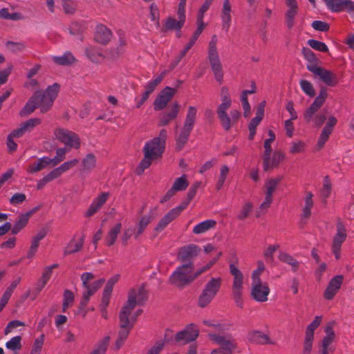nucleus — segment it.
<instances>
[{"mask_svg":"<svg viewBox=\"0 0 354 354\" xmlns=\"http://www.w3.org/2000/svg\"><path fill=\"white\" fill-rule=\"evenodd\" d=\"M147 299V292L143 286L138 289H131L129 292L127 301L122 306L119 315L120 330L118 338L125 342L130 330L133 328L129 324V316L136 305H142Z\"/></svg>","mask_w":354,"mask_h":354,"instance_id":"1","label":"nucleus"},{"mask_svg":"<svg viewBox=\"0 0 354 354\" xmlns=\"http://www.w3.org/2000/svg\"><path fill=\"white\" fill-rule=\"evenodd\" d=\"M147 299V292L143 286L138 289H131L129 292L127 301L122 306L119 315L120 330L118 338L125 342L130 330L133 328L129 324V316L136 305H142Z\"/></svg>","mask_w":354,"mask_h":354,"instance_id":"2","label":"nucleus"},{"mask_svg":"<svg viewBox=\"0 0 354 354\" xmlns=\"http://www.w3.org/2000/svg\"><path fill=\"white\" fill-rule=\"evenodd\" d=\"M59 86L54 84L49 86L45 91H35L26 102L24 107L20 111L19 115L25 117L32 113L37 108H39L41 113L48 111L57 96Z\"/></svg>","mask_w":354,"mask_h":354,"instance_id":"3","label":"nucleus"},{"mask_svg":"<svg viewBox=\"0 0 354 354\" xmlns=\"http://www.w3.org/2000/svg\"><path fill=\"white\" fill-rule=\"evenodd\" d=\"M167 137V131L162 129L158 137L150 140L145 144L143 147L144 158L136 169L137 175H141L146 169L150 167L153 161L162 157L165 148Z\"/></svg>","mask_w":354,"mask_h":354,"instance_id":"4","label":"nucleus"},{"mask_svg":"<svg viewBox=\"0 0 354 354\" xmlns=\"http://www.w3.org/2000/svg\"><path fill=\"white\" fill-rule=\"evenodd\" d=\"M197 277L196 270L194 271V264L182 263L176 268L169 277L171 284L178 288H183L192 283Z\"/></svg>","mask_w":354,"mask_h":354,"instance_id":"5","label":"nucleus"},{"mask_svg":"<svg viewBox=\"0 0 354 354\" xmlns=\"http://www.w3.org/2000/svg\"><path fill=\"white\" fill-rule=\"evenodd\" d=\"M196 108L189 106L183 126L176 136V148L178 151H180L187 142L196 121Z\"/></svg>","mask_w":354,"mask_h":354,"instance_id":"6","label":"nucleus"},{"mask_svg":"<svg viewBox=\"0 0 354 354\" xmlns=\"http://www.w3.org/2000/svg\"><path fill=\"white\" fill-rule=\"evenodd\" d=\"M217 36L216 35H212L208 44L207 58L216 80L221 83L223 79V72L217 49Z\"/></svg>","mask_w":354,"mask_h":354,"instance_id":"7","label":"nucleus"},{"mask_svg":"<svg viewBox=\"0 0 354 354\" xmlns=\"http://www.w3.org/2000/svg\"><path fill=\"white\" fill-rule=\"evenodd\" d=\"M222 286L221 277H212L205 285L199 297L198 305L201 308H205L209 305L216 297Z\"/></svg>","mask_w":354,"mask_h":354,"instance_id":"8","label":"nucleus"},{"mask_svg":"<svg viewBox=\"0 0 354 354\" xmlns=\"http://www.w3.org/2000/svg\"><path fill=\"white\" fill-rule=\"evenodd\" d=\"M209 339L219 345V348L214 349L211 354H232L236 348L235 339L230 335L209 333Z\"/></svg>","mask_w":354,"mask_h":354,"instance_id":"9","label":"nucleus"},{"mask_svg":"<svg viewBox=\"0 0 354 354\" xmlns=\"http://www.w3.org/2000/svg\"><path fill=\"white\" fill-rule=\"evenodd\" d=\"M230 272L233 277L232 287L233 298L239 307H243V274L233 263L230 264Z\"/></svg>","mask_w":354,"mask_h":354,"instance_id":"10","label":"nucleus"},{"mask_svg":"<svg viewBox=\"0 0 354 354\" xmlns=\"http://www.w3.org/2000/svg\"><path fill=\"white\" fill-rule=\"evenodd\" d=\"M54 135L59 141L70 148L78 149L80 147V140L78 136L65 129H57Z\"/></svg>","mask_w":354,"mask_h":354,"instance_id":"11","label":"nucleus"},{"mask_svg":"<svg viewBox=\"0 0 354 354\" xmlns=\"http://www.w3.org/2000/svg\"><path fill=\"white\" fill-rule=\"evenodd\" d=\"M308 71L311 72L315 78H319L323 83L328 86H335L337 84V75L321 66H308Z\"/></svg>","mask_w":354,"mask_h":354,"instance_id":"12","label":"nucleus"},{"mask_svg":"<svg viewBox=\"0 0 354 354\" xmlns=\"http://www.w3.org/2000/svg\"><path fill=\"white\" fill-rule=\"evenodd\" d=\"M327 96V88L324 86L321 87L318 95L304 113V118L306 122H310L313 120L315 114L324 104Z\"/></svg>","mask_w":354,"mask_h":354,"instance_id":"13","label":"nucleus"},{"mask_svg":"<svg viewBox=\"0 0 354 354\" xmlns=\"http://www.w3.org/2000/svg\"><path fill=\"white\" fill-rule=\"evenodd\" d=\"M269 294L270 288L266 282H262L261 280H252L251 295L257 301H267Z\"/></svg>","mask_w":354,"mask_h":354,"instance_id":"14","label":"nucleus"},{"mask_svg":"<svg viewBox=\"0 0 354 354\" xmlns=\"http://www.w3.org/2000/svg\"><path fill=\"white\" fill-rule=\"evenodd\" d=\"M201 248L195 244H189L182 247L178 254V259L182 263H190L194 264V259L199 254Z\"/></svg>","mask_w":354,"mask_h":354,"instance_id":"15","label":"nucleus"},{"mask_svg":"<svg viewBox=\"0 0 354 354\" xmlns=\"http://www.w3.org/2000/svg\"><path fill=\"white\" fill-rule=\"evenodd\" d=\"M328 10L332 12L354 11V1L351 0H324Z\"/></svg>","mask_w":354,"mask_h":354,"instance_id":"16","label":"nucleus"},{"mask_svg":"<svg viewBox=\"0 0 354 354\" xmlns=\"http://www.w3.org/2000/svg\"><path fill=\"white\" fill-rule=\"evenodd\" d=\"M198 336V329L196 325L190 324L184 330L176 335V340L180 344H185L194 341Z\"/></svg>","mask_w":354,"mask_h":354,"instance_id":"17","label":"nucleus"},{"mask_svg":"<svg viewBox=\"0 0 354 354\" xmlns=\"http://www.w3.org/2000/svg\"><path fill=\"white\" fill-rule=\"evenodd\" d=\"M347 236L346 230L342 223L337 226V233L333 239L332 251L336 259L340 257L341 247Z\"/></svg>","mask_w":354,"mask_h":354,"instance_id":"18","label":"nucleus"},{"mask_svg":"<svg viewBox=\"0 0 354 354\" xmlns=\"http://www.w3.org/2000/svg\"><path fill=\"white\" fill-rule=\"evenodd\" d=\"M287 10L285 12V23L288 29L292 28L298 15L299 6L296 0H286Z\"/></svg>","mask_w":354,"mask_h":354,"instance_id":"19","label":"nucleus"},{"mask_svg":"<svg viewBox=\"0 0 354 354\" xmlns=\"http://www.w3.org/2000/svg\"><path fill=\"white\" fill-rule=\"evenodd\" d=\"M176 92L175 88L169 86L164 88L154 101V109H163L174 97Z\"/></svg>","mask_w":354,"mask_h":354,"instance_id":"20","label":"nucleus"},{"mask_svg":"<svg viewBox=\"0 0 354 354\" xmlns=\"http://www.w3.org/2000/svg\"><path fill=\"white\" fill-rule=\"evenodd\" d=\"M344 277L342 275H337L330 279L324 294L326 299L330 300L334 297L340 289Z\"/></svg>","mask_w":354,"mask_h":354,"instance_id":"21","label":"nucleus"},{"mask_svg":"<svg viewBox=\"0 0 354 354\" xmlns=\"http://www.w3.org/2000/svg\"><path fill=\"white\" fill-rule=\"evenodd\" d=\"M232 6L229 0H224L221 12V18L222 21V29L226 32L229 29L232 23Z\"/></svg>","mask_w":354,"mask_h":354,"instance_id":"22","label":"nucleus"},{"mask_svg":"<svg viewBox=\"0 0 354 354\" xmlns=\"http://www.w3.org/2000/svg\"><path fill=\"white\" fill-rule=\"evenodd\" d=\"M231 104L221 102L216 110L218 118L221 121V125L225 131L230 129V120L227 111L230 107Z\"/></svg>","mask_w":354,"mask_h":354,"instance_id":"23","label":"nucleus"},{"mask_svg":"<svg viewBox=\"0 0 354 354\" xmlns=\"http://www.w3.org/2000/svg\"><path fill=\"white\" fill-rule=\"evenodd\" d=\"M325 333L326 335L322 340L319 351L320 354H329V353L332 351V348L330 347V345L331 344L335 337V333L333 331L332 325L329 324L326 326L325 328Z\"/></svg>","mask_w":354,"mask_h":354,"instance_id":"24","label":"nucleus"},{"mask_svg":"<svg viewBox=\"0 0 354 354\" xmlns=\"http://www.w3.org/2000/svg\"><path fill=\"white\" fill-rule=\"evenodd\" d=\"M109 196V194L108 192H102L96 198H95L85 213V216L86 217H90L96 213L106 203Z\"/></svg>","mask_w":354,"mask_h":354,"instance_id":"25","label":"nucleus"},{"mask_svg":"<svg viewBox=\"0 0 354 354\" xmlns=\"http://www.w3.org/2000/svg\"><path fill=\"white\" fill-rule=\"evenodd\" d=\"M247 339L252 343L258 344H274L269 337L259 330H253L247 335Z\"/></svg>","mask_w":354,"mask_h":354,"instance_id":"26","label":"nucleus"},{"mask_svg":"<svg viewBox=\"0 0 354 354\" xmlns=\"http://www.w3.org/2000/svg\"><path fill=\"white\" fill-rule=\"evenodd\" d=\"M111 32L104 25H98L96 27L95 39L97 42L106 44L111 38Z\"/></svg>","mask_w":354,"mask_h":354,"instance_id":"27","label":"nucleus"},{"mask_svg":"<svg viewBox=\"0 0 354 354\" xmlns=\"http://www.w3.org/2000/svg\"><path fill=\"white\" fill-rule=\"evenodd\" d=\"M156 218V209L151 210L148 214L143 216L138 223L136 233L135 234V238L137 239L140 234H142L147 226Z\"/></svg>","mask_w":354,"mask_h":354,"instance_id":"28","label":"nucleus"},{"mask_svg":"<svg viewBox=\"0 0 354 354\" xmlns=\"http://www.w3.org/2000/svg\"><path fill=\"white\" fill-rule=\"evenodd\" d=\"M284 159V155L279 151H275L273 155H268V165L265 163V159H263V167L265 171H269L277 167L281 161Z\"/></svg>","mask_w":354,"mask_h":354,"instance_id":"29","label":"nucleus"},{"mask_svg":"<svg viewBox=\"0 0 354 354\" xmlns=\"http://www.w3.org/2000/svg\"><path fill=\"white\" fill-rule=\"evenodd\" d=\"M97 159L95 155L92 153H88L82 160V167L80 172L82 174H88L93 171L96 166Z\"/></svg>","mask_w":354,"mask_h":354,"instance_id":"30","label":"nucleus"},{"mask_svg":"<svg viewBox=\"0 0 354 354\" xmlns=\"http://www.w3.org/2000/svg\"><path fill=\"white\" fill-rule=\"evenodd\" d=\"M179 110H180L179 104L177 102H175L173 104L171 110L168 113H167L161 116V118H160L158 125L159 126H165L167 124H169V122L170 121H171L172 120L175 119L177 117V115L179 113Z\"/></svg>","mask_w":354,"mask_h":354,"instance_id":"31","label":"nucleus"},{"mask_svg":"<svg viewBox=\"0 0 354 354\" xmlns=\"http://www.w3.org/2000/svg\"><path fill=\"white\" fill-rule=\"evenodd\" d=\"M216 222L212 219L205 220L196 225L193 228V233L201 234L215 227Z\"/></svg>","mask_w":354,"mask_h":354,"instance_id":"32","label":"nucleus"},{"mask_svg":"<svg viewBox=\"0 0 354 354\" xmlns=\"http://www.w3.org/2000/svg\"><path fill=\"white\" fill-rule=\"evenodd\" d=\"M176 218H177L176 212L171 209L160 220L155 228V231L159 232L163 230Z\"/></svg>","mask_w":354,"mask_h":354,"instance_id":"33","label":"nucleus"},{"mask_svg":"<svg viewBox=\"0 0 354 354\" xmlns=\"http://www.w3.org/2000/svg\"><path fill=\"white\" fill-rule=\"evenodd\" d=\"M52 59L55 64L60 66H68L75 61L74 56L69 52H66L60 56H53Z\"/></svg>","mask_w":354,"mask_h":354,"instance_id":"34","label":"nucleus"},{"mask_svg":"<svg viewBox=\"0 0 354 354\" xmlns=\"http://www.w3.org/2000/svg\"><path fill=\"white\" fill-rule=\"evenodd\" d=\"M279 259L281 261L290 265L293 272H297L298 271L300 263L288 253L280 252Z\"/></svg>","mask_w":354,"mask_h":354,"instance_id":"35","label":"nucleus"},{"mask_svg":"<svg viewBox=\"0 0 354 354\" xmlns=\"http://www.w3.org/2000/svg\"><path fill=\"white\" fill-rule=\"evenodd\" d=\"M111 340L110 336H106L100 339L94 346L89 354H105Z\"/></svg>","mask_w":354,"mask_h":354,"instance_id":"36","label":"nucleus"},{"mask_svg":"<svg viewBox=\"0 0 354 354\" xmlns=\"http://www.w3.org/2000/svg\"><path fill=\"white\" fill-rule=\"evenodd\" d=\"M185 20L184 19H178L176 20L174 17H168L165 21L164 28L165 30H180L183 26Z\"/></svg>","mask_w":354,"mask_h":354,"instance_id":"37","label":"nucleus"},{"mask_svg":"<svg viewBox=\"0 0 354 354\" xmlns=\"http://www.w3.org/2000/svg\"><path fill=\"white\" fill-rule=\"evenodd\" d=\"M196 41L190 38L189 42L186 44L184 48L180 52L178 55L176 57V59L171 63L170 69L172 70L177 66L179 62L182 60V59L186 55L187 52L191 49V48L194 45Z\"/></svg>","mask_w":354,"mask_h":354,"instance_id":"38","label":"nucleus"},{"mask_svg":"<svg viewBox=\"0 0 354 354\" xmlns=\"http://www.w3.org/2000/svg\"><path fill=\"white\" fill-rule=\"evenodd\" d=\"M313 194L307 192L304 198V206L303 207L302 219L308 218L311 214V209L313 206Z\"/></svg>","mask_w":354,"mask_h":354,"instance_id":"39","label":"nucleus"},{"mask_svg":"<svg viewBox=\"0 0 354 354\" xmlns=\"http://www.w3.org/2000/svg\"><path fill=\"white\" fill-rule=\"evenodd\" d=\"M122 224L117 223L114 227H113L109 230L106 238V243L108 246H111L115 243V241L117 240L118 236L120 232Z\"/></svg>","mask_w":354,"mask_h":354,"instance_id":"40","label":"nucleus"},{"mask_svg":"<svg viewBox=\"0 0 354 354\" xmlns=\"http://www.w3.org/2000/svg\"><path fill=\"white\" fill-rule=\"evenodd\" d=\"M167 71L165 70L160 73V74L156 77L154 80H151L148 82L147 86H145V93H147V94L150 95L153 92V91L156 89V86L162 82L164 77L167 75Z\"/></svg>","mask_w":354,"mask_h":354,"instance_id":"41","label":"nucleus"},{"mask_svg":"<svg viewBox=\"0 0 354 354\" xmlns=\"http://www.w3.org/2000/svg\"><path fill=\"white\" fill-rule=\"evenodd\" d=\"M302 55L308 62L306 65L308 70L310 66H319L315 54L309 48L304 47L302 48Z\"/></svg>","mask_w":354,"mask_h":354,"instance_id":"42","label":"nucleus"},{"mask_svg":"<svg viewBox=\"0 0 354 354\" xmlns=\"http://www.w3.org/2000/svg\"><path fill=\"white\" fill-rule=\"evenodd\" d=\"M281 178H270L265 184V196L273 198V193L276 190Z\"/></svg>","mask_w":354,"mask_h":354,"instance_id":"43","label":"nucleus"},{"mask_svg":"<svg viewBox=\"0 0 354 354\" xmlns=\"http://www.w3.org/2000/svg\"><path fill=\"white\" fill-rule=\"evenodd\" d=\"M29 218H30L26 214L19 216L18 219L16 221L13 227L12 228V233L13 234H17L19 233L21 230H22L27 225Z\"/></svg>","mask_w":354,"mask_h":354,"instance_id":"44","label":"nucleus"},{"mask_svg":"<svg viewBox=\"0 0 354 354\" xmlns=\"http://www.w3.org/2000/svg\"><path fill=\"white\" fill-rule=\"evenodd\" d=\"M46 167V162L45 161L44 157H41L38 158L36 162L29 165L27 169V172L29 174H34L41 171Z\"/></svg>","mask_w":354,"mask_h":354,"instance_id":"45","label":"nucleus"},{"mask_svg":"<svg viewBox=\"0 0 354 354\" xmlns=\"http://www.w3.org/2000/svg\"><path fill=\"white\" fill-rule=\"evenodd\" d=\"M253 209V205L251 202L247 201L242 205L239 214H237V218L239 221H243L247 218Z\"/></svg>","mask_w":354,"mask_h":354,"instance_id":"46","label":"nucleus"},{"mask_svg":"<svg viewBox=\"0 0 354 354\" xmlns=\"http://www.w3.org/2000/svg\"><path fill=\"white\" fill-rule=\"evenodd\" d=\"M78 162L79 160L77 158H74L73 160L64 162L59 167L54 169V170L59 177L63 173L76 166L78 164Z\"/></svg>","mask_w":354,"mask_h":354,"instance_id":"47","label":"nucleus"},{"mask_svg":"<svg viewBox=\"0 0 354 354\" xmlns=\"http://www.w3.org/2000/svg\"><path fill=\"white\" fill-rule=\"evenodd\" d=\"M84 243V237H82L78 242L71 241L64 250V254L68 255L77 252L81 250Z\"/></svg>","mask_w":354,"mask_h":354,"instance_id":"48","label":"nucleus"},{"mask_svg":"<svg viewBox=\"0 0 354 354\" xmlns=\"http://www.w3.org/2000/svg\"><path fill=\"white\" fill-rule=\"evenodd\" d=\"M273 201V198L265 196L264 201L260 204L258 209L256 211V216L257 218L264 215L268 208L270 207Z\"/></svg>","mask_w":354,"mask_h":354,"instance_id":"49","label":"nucleus"},{"mask_svg":"<svg viewBox=\"0 0 354 354\" xmlns=\"http://www.w3.org/2000/svg\"><path fill=\"white\" fill-rule=\"evenodd\" d=\"M21 339L22 338L19 335L11 338L6 343V348L13 351L20 350L21 348Z\"/></svg>","mask_w":354,"mask_h":354,"instance_id":"50","label":"nucleus"},{"mask_svg":"<svg viewBox=\"0 0 354 354\" xmlns=\"http://www.w3.org/2000/svg\"><path fill=\"white\" fill-rule=\"evenodd\" d=\"M230 169L227 165H223L220 169V174L218 178V181L216 184V189L220 190L226 180V178L229 174Z\"/></svg>","mask_w":354,"mask_h":354,"instance_id":"51","label":"nucleus"},{"mask_svg":"<svg viewBox=\"0 0 354 354\" xmlns=\"http://www.w3.org/2000/svg\"><path fill=\"white\" fill-rule=\"evenodd\" d=\"M58 175L53 169L50 172H49L47 175L44 176L41 180H39L37 185V189H41L47 183L51 182L54 179L58 178Z\"/></svg>","mask_w":354,"mask_h":354,"instance_id":"52","label":"nucleus"},{"mask_svg":"<svg viewBox=\"0 0 354 354\" xmlns=\"http://www.w3.org/2000/svg\"><path fill=\"white\" fill-rule=\"evenodd\" d=\"M189 185V183L186 178L185 175H183L181 177L178 178L174 183L172 188L174 190L178 192L185 190Z\"/></svg>","mask_w":354,"mask_h":354,"instance_id":"53","label":"nucleus"},{"mask_svg":"<svg viewBox=\"0 0 354 354\" xmlns=\"http://www.w3.org/2000/svg\"><path fill=\"white\" fill-rule=\"evenodd\" d=\"M299 85L301 86V90L303 92L310 96L313 97L315 95V89L313 86V84L308 80H301L299 82Z\"/></svg>","mask_w":354,"mask_h":354,"instance_id":"54","label":"nucleus"},{"mask_svg":"<svg viewBox=\"0 0 354 354\" xmlns=\"http://www.w3.org/2000/svg\"><path fill=\"white\" fill-rule=\"evenodd\" d=\"M104 281L105 280L104 279H100L99 280L93 281V283L88 284V286H87V288H84V292L88 293L89 295L92 296L102 287Z\"/></svg>","mask_w":354,"mask_h":354,"instance_id":"55","label":"nucleus"},{"mask_svg":"<svg viewBox=\"0 0 354 354\" xmlns=\"http://www.w3.org/2000/svg\"><path fill=\"white\" fill-rule=\"evenodd\" d=\"M307 44L312 48L319 52L326 53L328 51V46L322 41L315 39H309L307 41Z\"/></svg>","mask_w":354,"mask_h":354,"instance_id":"56","label":"nucleus"},{"mask_svg":"<svg viewBox=\"0 0 354 354\" xmlns=\"http://www.w3.org/2000/svg\"><path fill=\"white\" fill-rule=\"evenodd\" d=\"M85 53L87 57L92 62H98L102 57V53L93 46L86 48Z\"/></svg>","mask_w":354,"mask_h":354,"instance_id":"57","label":"nucleus"},{"mask_svg":"<svg viewBox=\"0 0 354 354\" xmlns=\"http://www.w3.org/2000/svg\"><path fill=\"white\" fill-rule=\"evenodd\" d=\"M44 337H45L44 335L42 334L40 335V337H39L38 338H37L35 340L34 344L32 347V349H31L30 354H39L40 353L42 346H43V344H44Z\"/></svg>","mask_w":354,"mask_h":354,"instance_id":"58","label":"nucleus"},{"mask_svg":"<svg viewBox=\"0 0 354 354\" xmlns=\"http://www.w3.org/2000/svg\"><path fill=\"white\" fill-rule=\"evenodd\" d=\"M331 192V183L328 176H326L324 179L323 187L321 189V196L323 198H327Z\"/></svg>","mask_w":354,"mask_h":354,"instance_id":"59","label":"nucleus"},{"mask_svg":"<svg viewBox=\"0 0 354 354\" xmlns=\"http://www.w3.org/2000/svg\"><path fill=\"white\" fill-rule=\"evenodd\" d=\"M119 278H120L119 274H115L113 277H112L111 278H110L106 283V286L104 287L103 292H105L106 295L107 294L111 295V292L113 290V287L118 281Z\"/></svg>","mask_w":354,"mask_h":354,"instance_id":"60","label":"nucleus"},{"mask_svg":"<svg viewBox=\"0 0 354 354\" xmlns=\"http://www.w3.org/2000/svg\"><path fill=\"white\" fill-rule=\"evenodd\" d=\"M136 233V230L133 227H128L124 230L121 236V241L124 245H126L129 239Z\"/></svg>","mask_w":354,"mask_h":354,"instance_id":"61","label":"nucleus"},{"mask_svg":"<svg viewBox=\"0 0 354 354\" xmlns=\"http://www.w3.org/2000/svg\"><path fill=\"white\" fill-rule=\"evenodd\" d=\"M305 148V143L303 141L292 142L290 149V153L292 154L301 153Z\"/></svg>","mask_w":354,"mask_h":354,"instance_id":"62","label":"nucleus"},{"mask_svg":"<svg viewBox=\"0 0 354 354\" xmlns=\"http://www.w3.org/2000/svg\"><path fill=\"white\" fill-rule=\"evenodd\" d=\"M41 123V120L39 118H31L26 122L22 123V125L28 132L31 131L35 127Z\"/></svg>","mask_w":354,"mask_h":354,"instance_id":"63","label":"nucleus"},{"mask_svg":"<svg viewBox=\"0 0 354 354\" xmlns=\"http://www.w3.org/2000/svg\"><path fill=\"white\" fill-rule=\"evenodd\" d=\"M26 199V196L22 193H15L12 195V196L10 199V203L12 205H17L23 202H24Z\"/></svg>","mask_w":354,"mask_h":354,"instance_id":"64","label":"nucleus"}]
</instances>
